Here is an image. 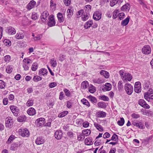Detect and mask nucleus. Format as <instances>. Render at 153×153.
<instances>
[{
	"instance_id": "obj_1",
	"label": "nucleus",
	"mask_w": 153,
	"mask_h": 153,
	"mask_svg": "<svg viewBox=\"0 0 153 153\" xmlns=\"http://www.w3.org/2000/svg\"><path fill=\"white\" fill-rule=\"evenodd\" d=\"M124 89L126 94L129 95L131 94L133 91V86L129 83H126L125 84Z\"/></svg>"
},
{
	"instance_id": "obj_2",
	"label": "nucleus",
	"mask_w": 153,
	"mask_h": 153,
	"mask_svg": "<svg viewBox=\"0 0 153 153\" xmlns=\"http://www.w3.org/2000/svg\"><path fill=\"white\" fill-rule=\"evenodd\" d=\"M31 60L29 59L25 58L23 60V67L25 71H27L29 69L30 66V64L31 63Z\"/></svg>"
},
{
	"instance_id": "obj_3",
	"label": "nucleus",
	"mask_w": 153,
	"mask_h": 153,
	"mask_svg": "<svg viewBox=\"0 0 153 153\" xmlns=\"http://www.w3.org/2000/svg\"><path fill=\"white\" fill-rule=\"evenodd\" d=\"M19 134L23 137H28L30 135L28 130L26 128L19 129Z\"/></svg>"
},
{
	"instance_id": "obj_4",
	"label": "nucleus",
	"mask_w": 153,
	"mask_h": 153,
	"mask_svg": "<svg viewBox=\"0 0 153 153\" xmlns=\"http://www.w3.org/2000/svg\"><path fill=\"white\" fill-rule=\"evenodd\" d=\"M10 108L14 116H17L18 115L19 113V110L17 107L12 105L10 106Z\"/></svg>"
},
{
	"instance_id": "obj_5",
	"label": "nucleus",
	"mask_w": 153,
	"mask_h": 153,
	"mask_svg": "<svg viewBox=\"0 0 153 153\" xmlns=\"http://www.w3.org/2000/svg\"><path fill=\"white\" fill-rule=\"evenodd\" d=\"M132 78L131 75L129 73L125 74L124 76L122 77V79L124 82L130 81Z\"/></svg>"
},
{
	"instance_id": "obj_6",
	"label": "nucleus",
	"mask_w": 153,
	"mask_h": 153,
	"mask_svg": "<svg viewBox=\"0 0 153 153\" xmlns=\"http://www.w3.org/2000/svg\"><path fill=\"white\" fill-rule=\"evenodd\" d=\"M142 52L144 54H149L151 53V48L149 46L146 45L142 48Z\"/></svg>"
},
{
	"instance_id": "obj_7",
	"label": "nucleus",
	"mask_w": 153,
	"mask_h": 153,
	"mask_svg": "<svg viewBox=\"0 0 153 153\" xmlns=\"http://www.w3.org/2000/svg\"><path fill=\"white\" fill-rule=\"evenodd\" d=\"M138 104L142 107L146 109H149L150 106L143 99H140L138 101Z\"/></svg>"
},
{
	"instance_id": "obj_8",
	"label": "nucleus",
	"mask_w": 153,
	"mask_h": 153,
	"mask_svg": "<svg viewBox=\"0 0 153 153\" xmlns=\"http://www.w3.org/2000/svg\"><path fill=\"white\" fill-rule=\"evenodd\" d=\"M101 13L99 11H96L94 12L93 16L94 19L98 21L100 19L101 17Z\"/></svg>"
},
{
	"instance_id": "obj_9",
	"label": "nucleus",
	"mask_w": 153,
	"mask_h": 153,
	"mask_svg": "<svg viewBox=\"0 0 153 153\" xmlns=\"http://www.w3.org/2000/svg\"><path fill=\"white\" fill-rule=\"evenodd\" d=\"M36 2L34 0L30 1L27 5L26 8L29 10H30L36 6Z\"/></svg>"
},
{
	"instance_id": "obj_10",
	"label": "nucleus",
	"mask_w": 153,
	"mask_h": 153,
	"mask_svg": "<svg viewBox=\"0 0 153 153\" xmlns=\"http://www.w3.org/2000/svg\"><path fill=\"white\" fill-rule=\"evenodd\" d=\"M49 21L48 22V25L50 27L54 26L55 25V22L53 15H50L49 17Z\"/></svg>"
},
{
	"instance_id": "obj_11",
	"label": "nucleus",
	"mask_w": 153,
	"mask_h": 153,
	"mask_svg": "<svg viewBox=\"0 0 153 153\" xmlns=\"http://www.w3.org/2000/svg\"><path fill=\"white\" fill-rule=\"evenodd\" d=\"M13 122V119L11 117H8L6 119L5 125L6 127H10Z\"/></svg>"
},
{
	"instance_id": "obj_12",
	"label": "nucleus",
	"mask_w": 153,
	"mask_h": 153,
	"mask_svg": "<svg viewBox=\"0 0 153 153\" xmlns=\"http://www.w3.org/2000/svg\"><path fill=\"white\" fill-rule=\"evenodd\" d=\"M145 99L149 101L150 99L153 100V93L147 92L144 93Z\"/></svg>"
},
{
	"instance_id": "obj_13",
	"label": "nucleus",
	"mask_w": 153,
	"mask_h": 153,
	"mask_svg": "<svg viewBox=\"0 0 153 153\" xmlns=\"http://www.w3.org/2000/svg\"><path fill=\"white\" fill-rule=\"evenodd\" d=\"M6 32L10 34H14L16 33L15 29L11 27H9L5 30Z\"/></svg>"
},
{
	"instance_id": "obj_14",
	"label": "nucleus",
	"mask_w": 153,
	"mask_h": 153,
	"mask_svg": "<svg viewBox=\"0 0 153 153\" xmlns=\"http://www.w3.org/2000/svg\"><path fill=\"white\" fill-rule=\"evenodd\" d=\"M49 14L47 11H45L43 12L40 18L42 22H45L47 20V17L48 16Z\"/></svg>"
},
{
	"instance_id": "obj_15",
	"label": "nucleus",
	"mask_w": 153,
	"mask_h": 153,
	"mask_svg": "<svg viewBox=\"0 0 153 153\" xmlns=\"http://www.w3.org/2000/svg\"><path fill=\"white\" fill-rule=\"evenodd\" d=\"M62 131L57 130L55 131L54 136L57 140H60L62 137Z\"/></svg>"
},
{
	"instance_id": "obj_16",
	"label": "nucleus",
	"mask_w": 153,
	"mask_h": 153,
	"mask_svg": "<svg viewBox=\"0 0 153 153\" xmlns=\"http://www.w3.org/2000/svg\"><path fill=\"white\" fill-rule=\"evenodd\" d=\"M36 122L38 124V126H42L45 124V120L44 118H40L36 120Z\"/></svg>"
},
{
	"instance_id": "obj_17",
	"label": "nucleus",
	"mask_w": 153,
	"mask_h": 153,
	"mask_svg": "<svg viewBox=\"0 0 153 153\" xmlns=\"http://www.w3.org/2000/svg\"><path fill=\"white\" fill-rule=\"evenodd\" d=\"M111 88V85L108 83H105V86H103L102 88V90L104 91H110Z\"/></svg>"
},
{
	"instance_id": "obj_18",
	"label": "nucleus",
	"mask_w": 153,
	"mask_h": 153,
	"mask_svg": "<svg viewBox=\"0 0 153 153\" xmlns=\"http://www.w3.org/2000/svg\"><path fill=\"white\" fill-rule=\"evenodd\" d=\"M27 114L30 116H33L36 113V110L33 107L30 108L27 111Z\"/></svg>"
},
{
	"instance_id": "obj_19",
	"label": "nucleus",
	"mask_w": 153,
	"mask_h": 153,
	"mask_svg": "<svg viewBox=\"0 0 153 153\" xmlns=\"http://www.w3.org/2000/svg\"><path fill=\"white\" fill-rule=\"evenodd\" d=\"M44 140L41 137H38L35 140V143L37 145L42 144L44 143Z\"/></svg>"
},
{
	"instance_id": "obj_20",
	"label": "nucleus",
	"mask_w": 153,
	"mask_h": 153,
	"mask_svg": "<svg viewBox=\"0 0 153 153\" xmlns=\"http://www.w3.org/2000/svg\"><path fill=\"white\" fill-rule=\"evenodd\" d=\"M93 81L94 83L98 84L102 83L105 82L104 79L102 78L94 79Z\"/></svg>"
},
{
	"instance_id": "obj_21",
	"label": "nucleus",
	"mask_w": 153,
	"mask_h": 153,
	"mask_svg": "<svg viewBox=\"0 0 153 153\" xmlns=\"http://www.w3.org/2000/svg\"><path fill=\"white\" fill-rule=\"evenodd\" d=\"M132 125L138 127L140 129H143V125L141 123H137L135 121H133L132 123Z\"/></svg>"
},
{
	"instance_id": "obj_22",
	"label": "nucleus",
	"mask_w": 153,
	"mask_h": 153,
	"mask_svg": "<svg viewBox=\"0 0 153 153\" xmlns=\"http://www.w3.org/2000/svg\"><path fill=\"white\" fill-rule=\"evenodd\" d=\"M101 75H102L106 78H108L109 76V73L107 71L102 70L100 72Z\"/></svg>"
},
{
	"instance_id": "obj_23",
	"label": "nucleus",
	"mask_w": 153,
	"mask_h": 153,
	"mask_svg": "<svg viewBox=\"0 0 153 153\" xmlns=\"http://www.w3.org/2000/svg\"><path fill=\"white\" fill-rule=\"evenodd\" d=\"M87 98L89 99L92 103L94 104H95L97 102V99L94 97L92 96L91 95H89L87 97Z\"/></svg>"
},
{
	"instance_id": "obj_24",
	"label": "nucleus",
	"mask_w": 153,
	"mask_h": 153,
	"mask_svg": "<svg viewBox=\"0 0 153 153\" xmlns=\"http://www.w3.org/2000/svg\"><path fill=\"white\" fill-rule=\"evenodd\" d=\"M85 143L87 145H91L93 144V142L91 138H87L85 140Z\"/></svg>"
},
{
	"instance_id": "obj_25",
	"label": "nucleus",
	"mask_w": 153,
	"mask_h": 153,
	"mask_svg": "<svg viewBox=\"0 0 153 153\" xmlns=\"http://www.w3.org/2000/svg\"><path fill=\"white\" fill-rule=\"evenodd\" d=\"M97 114V117H105L106 116L105 112L101 111H99Z\"/></svg>"
},
{
	"instance_id": "obj_26",
	"label": "nucleus",
	"mask_w": 153,
	"mask_h": 153,
	"mask_svg": "<svg viewBox=\"0 0 153 153\" xmlns=\"http://www.w3.org/2000/svg\"><path fill=\"white\" fill-rule=\"evenodd\" d=\"M130 18L128 17L125 19L123 20L121 23V25L123 26L126 25L128 23L129 21Z\"/></svg>"
},
{
	"instance_id": "obj_27",
	"label": "nucleus",
	"mask_w": 153,
	"mask_h": 153,
	"mask_svg": "<svg viewBox=\"0 0 153 153\" xmlns=\"http://www.w3.org/2000/svg\"><path fill=\"white\" fill-rule=\"evenodd\" d=\"M48 71L47 69L45 68H42L40 69L39 71V74L40 76H44L47 75Z\"/></svg>"
},
{
	"instance_id": "obj_28",
	"label": "nucleus",
	"mask_w": 153,
	"mask_h": 153,
	"mask_svg": "<svg viewBox=\"0 0 153 153\" xmlns=\"http://www.w3.org/2000/svg\"><path fill=\"white\" fill-rule=\"evenodd\" d=\"M91 133V131L90 129H87L85 130H84L82 131V135H84L85 137V136H87L89 135Z\"/></svg>"
},
{
	"instance_id": "obj_29",
	"label": "nucleus",
	"mask_w": 153,
	"mask_h": 153,
	"mask_svg": "<svg viewBox=\"0 0 153 153\" xmlns=\"http://www.w3.org/2000/svg\"><path fill=\"white\" fill-rule=\"evenodd\" d=\"M57 17L59 22H62L64 21V18L62 13H58L57 14Z\"/></svg>"
},
{
	"instance_id": "obj_30",
	"label": "nucleus",
	"mask_w": 153,
	"mask_h": 153,
	"mask_svg": "<svg viewBox=\"0 0 153 153\" xmlns=\"http://www.w3.org/2000/svg\"><path fill=\"white\" fill-rule=\"evenodd\" d=\"M89 84L88 82L85 81L83 82L81 84V87L82 89H85L88 86Z\"/></svg>"
},
{
	"instance_id": "obj_31",
	"label": "nucleus",
	"mask_w": 153,
	"mask_h": 153,
	"mask_svg": "<svg viewBox=\"0 0 153 153\" xmlns=\"http://www.w3.org/2000/svg\"><path fill=\"white\" fill-rule=\"evenodd\" d=\"M94 125L96 128L99 131H103V127L97 123H94Z\"/></svg>"
},
{
	"instance_id": "obj_32",
	"label": "nucleus",
	"mask_w": 153,
	"mask_h": 153,
	"mask_svg": "<svg viewBox=\"0 0 153 153\" xmlns=\"http://www.w3.org/2000/svg\"><path fill=\"white\" fill-rule=\"evenodd\" d=\"M89 14L84 13L82 15V19L83 21H85L89 18Z\"/></svg>"
},
{
	"instance_id": "obj_33",
	"label": "nucleus",
	"mask_w": 153,
	"mask_h": 153,
	"mask_svg": "<svg viewBox=\"0 0 153 153\" xmlns=\"http://www.w3.org/2000/svg\"><path fill=\"white\" fill-rule=\"evenodd\" d=\"M93 24L92 20H90L86 22L84 25V27L86 29L89 28Z\"/></svg>"
},
{
	"instance_id": "obj_34",
	"label": "nucleus",
	"mask_w": 153,
	"mask_h": 153,
	"mask_svg": "<svg viewBox=\"0 0 153 153\" xmlns=\"http://www.w3.org/2000/svg\"><path fill=\"white\" fill-rule=\"evenodd\" d=\"M15 37L17 39H22L24 38V35L22 33H18L16 35Z\"/></svg>"
},
{
	"instance_id": "obj_35",
	"label": "nucleus",
	"mask_w": 153,
	"mask_h": 153,
	"mask_svg": "<svg viewBox=\"0 0 153 153\" xmlns=\"http://www.w3.org/2000/svg\"><path fill=\"white\" fill-rule=\"evenodd\" d=\"M81 102L84 105H86L88 107H89L90 106V105L88 101L86 99L83 98L81 100Z\"/></svg>"
},
{
	"instance_id": "obj_36",
	"label": "nucleus",
	"mask_w": 153,
	"mask_h": 153,
	"mask_svg": "<svg viewBox=\"0 0 153 153\" xmlns=\"http://www.w3.org/2000/svg\"><path fill=\"white\" fill-rule=\"evenodd\" d=\"M97 105L98 107L100 108H105L106 106L105 103L103 102H98L97 104Z\"/></svg>"
},
{
	"instance_id": "obj_37",
	"label": "nucleus",
	"mask_w": 153,
	"mask_h": 153,
	"mask_svg": "<svg viewBox=\"0 0 153 153\" xmlns=\"http://www.w3.org/2000/svg\"><path fill=\"white\" fill-rule=\"evenodd\" d=\"M50 62L52 66L54 67L56 66L57 64V62L56 60L54 58L51 59Z\"/></svg>"
},
{
	"instance_id": "obj_38",
	"label": "nucleus",
	"mask_w": 153,
	"mask_h": 153,
	"mask_svg": "<svg viewBox=\"0 0 153 153\" xmlns=\"http://www.w3.org/2000/svg\"><path fill=\"white\" fill-rule=\"evenodd\" d=\"M96 91L95 87L92 85H90L89 88V91L91 93H94Z\"/></svg>"
},
{
	"instance_id": "obj_39",
	"label": "nucleus",
	"mask_w": 153,
	"mask_h": 153,
	"mask_svg": "<svg viewBox=\"0 0 153 153\" xmlns=\"http://www.w3.org/2000/svg\"><path fill=\"white\" fill-rule=\"evenodd\" d=\"M130 8V5L128 3H127L126 5L123 6L121 7V10H128Z\"/></svg>"
},
{
	"instance_id": "obj_40",
	"label": "nucleus",
	"mask_w": 153,
	"mask_h": 153,
	"mask_svg": "<svg viewBox=\"0 0 153 153\" xmlns=\"http://www.w3.org/2000/svg\"><path fill=\"white\" fill-rule=\"evenodd\" d=\"M67 18L70 19L73 14V11L71 9H68L67 10Z\"/></svg>"
},
{
	"instance_id": "obj_41",
	"label": "nucleus",
	"mask_w": 153,
	"mask_h": 153,
	"mask_svg": "<svg viewBox=\"0 0 153 153\" xmlns=\"http://www.w3.org/2000/svg\"><path fill=\"white\" fill-rule=\"evenodd\" d=\"M120 2L118 0H111L110 1V4L111 7H113L116 4H119Z\"/></svg>"
},
{
	"instance_id": "obj_42",
	"label": "nucleus",
	"mask_w": 153,
	"mask_h": 153,
	"mask_svg": "<svg viewBox=\"0 0 153 153\" xmlns=\"http://www.w3.org/2000/svg\"><path fill=\"white\" fill-rule=\"evenodd\" d=\"M18 144L16 143L12 144L11 146L10 149L13 151L16 150L18 148Z\"/></svg>"
},
{
	"instance_id": "obj_43",
	"label": "nucleus",
	"mask_w": 153,
	"mask_h": 153,
	"mask_svg": "<svg viewBox=\"0 0 153 153\" xmlns=\"http://www.w3.org/2000/svg\"><path fill=\"white\" fill-rule=\"evenodd\" d=\"M68 113V112L67 111H65L62 112H61L58 114V117H62L65 116Z\"/></svg>"
},
{
	"instance_id": "obj_44",
	"label": "nucleus",
	"mask_w": 153,
	"mask_h": 153,
	"mask_svg": "<svg viewBox=\"0 0 153 153\" xmlns=\"http://www.w3.org/2000/svg\"><path fill=\"white\" fill-rule=\"evenodd\" d=\"M17 121L20 122H23L26 120L25 116H22L19 117L17 119Z\"/></svg>"
},
{
	"instance_id": "obj_45",
	"label": "nucleus",
	"mask_w": 153,
	"mask_h": 153,
	"mask_svg": "<svg viewBox=\"0 0 153 153\" xmlns=\"http://www.w3.org/2000/svg\"><path fill=\"white\" fill-rule=\"evenodd\" d=\"M38 68V65L36 62H35L33 63L32 67L31 69L33 71H36Z\"/></svg>"
},
{
	"instance_id": "obj_46",
	"label": "nucleus",
	"mask_w": 153,
	"mask_h": 153,
	"mask_svg": "<svg viewBox=\"0 0 153 153\" xmlns=\"http://www.w3.org/2000/svg\"><path fill=\"white\" fill-rule=\"evenodd\" d=\"M125 123L124 119L123 117L120 118V120L117 122V124L120 126H122Z\"/></svg>"
},
{
	"instance_id": "obj_47",
	"label": "nucleus",
	"mask_w": 153,
	"mask_h": 153,
	"mask_svg": "<svg viewBox=\"0 0 153 153\" xmlns=\"http://www.w3.org/2000/svg\"><path fill=\"white\" fill-rule=\"evenodd\" d=\"M134 91L135 92L137 93H139L141 92V86L139 85V86L137 87H134Z\"/></svg>"
},
{
	"instance_id": "obj_48",
	"label": "nucleus",
	"mask_w": 153,
	"mask_h": 153,
	"mask_svg": "<svg viewBox=\"0 0 153 153\" xmlns=\"http://www.w3.org/2000/svg\"><path fill=\"white\" fill-rule=\"evenodd\" d=\"M42 37V35L41 34L38 35L33 38L34 41H37L40 40Z\"/></svg>"
},
{
	"instance_id": "obj_49",
	"label": "nucleus",
	"mask_w": 153,
	"mask_h": 153,
	"mask_svg": "<svg viewBox=\"0 0 153 153\" xmlns=\"http://www.w3.org/2000/svg\"><path fill=\"white\" fill-rule=\"evenodd\" d=\"M33 104V101L31 100H29L26 103V105L28 107L32 106Z\"/></svg>"
},
{
	"instance_id": "obj_50",
	"label": "nucleus",
	"mask_w": 153,
	"mask_h": 153,
	"mask_svg": "<svg viewBox=\"0 0 153 153\" xmlns=\"http://www.w3.org/2000/svg\"><path fill=\"white\" fill-rule=\"evenodd\" d=\"M63 91L65 93V95L68 97H70L71 96V93L70 91L67 89H65Z\"/></svg>"
},
{
	"instance_id": "obj_51",
	"label": "nucleus",
	"mask_w": 153,
	"mask_h": 153,
	"mask_svg": "<svg viewBox=\"0 0 153 153\" xmlns=\"http://www.w3.org/2000/svg\"><path fill=\"white\" fill-rule=\"evenodd\" d=\"M13 70V68L11 66H8L6 68V71L8 73H11Z\"/></svg>"
},
{
	"instance_id": "obj_52",
	"label": "nucleus",
	"mask_w": 153,
	"mask_h": 153,
	"mask_svg": "<svg viewBox=\"0 0 153 153\" xmlns=\"http://www.w3.org/2000/svg\"><path fill=\"white\" fill-rule=\"evenodd\" d=\"M123 86L122 85V81H120L118 82V88L119 90L122 89L123 88Z\"/></svg>"
},
{
	"instance_id": "obj_53",
	"label": "nucleus",
	"mask_w": 153,
	"mask_h": 153,
	"mask_svg": "<svg viewBox=\"0 0 153 153\" xmlns=\"http://www.w3.org/2000/svg\"><path fill=\"white\" fill-rule=\"evenodd\" d=\"M119 13V11L118 10H114L113 12V18L115 19L117 18L118 15L117 14Z\"/></svg>"
},
{
	"instance_id": "obj_54",
	"label": "nucleus",
	"mask_w": 153,
	"mask_h": 153,
	"mask_svg": "<svg viewBox=\"0 0 153 153\" xmlns=\"http://www.w3.org/2000/svg\"><path fill=\"white\" fill-rule=\"evenodd\" d=\"M100 99L104 101H108L109 100V98L105 95L100 96Z\"/></svg>"
},
{
	"instance_id": "obj_55",
	"label": "nucleus",
	"mask_w": 153,
	"mask_h": 153,
	"mask_svg": "<svg viewBox=\"0 0 153 153\" xmlns=\"http://www.w3.org/2000/svg\"><path fill=\"white\" fill-rule=\"evenodd\" d=\"M5 86V83L3 80H0V88H4Z\"/></svg>"
},
{
	"instance_id": "obj_56",
	"label": "nucleus",
	"mask_w": 153,
	"mask_h": 153,
	"mask_svg": "<svg viewBox=\"0 0 153 153\" xmlns=\"http://www.w3.org/2000/svg\"><path fill=\"white\" fill-rule=\"evenodd\" d=\"M15 139V136L14 135H12L9 137L7 141V143H10Z\"/></svg>"
},
{
	"instance_id": "obj_57",
	"label": "nucleus",
	"mask_w": 153,
	"mask_h": 153,
	"mask_svg": "<svg viewBox=\"0 0 153 153\" xmlns=\"http://www.w3.org/2000/svg\"><path fill=\"white\" fill-rule=\"evenodd\" d=\"M51 7L52 8L54 9L55 8L56 6V4L54 3L53 0H51L50 1Z\"/></svg>"
},
{
	"instance_id": "obj_58",
	"label": "nucleus",
	"mask_w": 153,
	"mask_h": 153,
	"mask_svg": "<svg viewBox=\"0 0 153 153\" xmlns=\"http://www.w3.org/2000/svg\"><path fill=\"white\" fill-rule=\"evenodd\" d=\"M4 58L5 62H9L10 60V56L9 55H7L4 57Z\"/></svg>"
},
{
	"instance_id": "obj_59",
	"label": "nucleus",
	"mask_w": 153,
	"mask_h": 153,
	"mask_svg": "<svg viewBox=\"0 0 153 153\" xmlns=\"http://www.w3.org/2000/svg\"><path fill=\"white\" fill-rule=\"evenodd\" d=\"M38 18L37 16V14L36 13H32V15L31 18L32 19L35 20L36 19Z\"/></svg>"
},
{
	"instance_id": "obj_60",
	"label": "nucleus",
	"mask_w": 153,
	"mask_h": 153,
	"mask_svg": "<svg viewBox=\"0 0 153 153\" xmlns=\"http://www.w3.org/2000/svg\"><path fill=\"white\" fill-rule=\"evenodd\" d=\"M119 18L120 20H121L124 18L125 16V14L123 13H120L118 15Z\"/></svg>"
},
{
	"instance_id": "obj_61",
	"label": "nucleus",
	"mask_w": 153,
	"mask_h": 153,
	"mask_svg": "<svg viewBox=\"0 0 153 153\" xmlns=\"http://www.w3.org/2000/svg\"><path fill=\"white\" fill-rule=\"evenodd\" d=\"M94 145L96 146H98L102 144L103 143H102L100 140H97L94 143Z\"/></svg>"
},
{
	"instance_id": "obj_62",
	"label": "nucleus",
	"mask_w": 153,
	"mask_h": 153,
	"mask_svg": "<svg viewBox=\"0 0 153 153\" xmlns=\"http://www.w3.org/2000/svg\"><path fill=\"white\" fill-rule=\"evenodd\" d=\"M118 136L117 134H114L111 137V140L116 141L117 140H118Z\"/></svg>"
},
{
	"instance_id": "obj_63",
	"label": "nucleus",
	"mask_w": 153,
	"mask_h": 153,
	"mask_svg": "<svg viewBox=\"0 0 153 153\" xmlns=\"http://www.w3.org/2000/svg\"><path fill=\"white\" fill-rule=\"evenodd\" d=\"M4 44L7 46H10L11 45V42L9 40L5 39L4 40Z\"/></svg>"
},
{
	"instance_id": "obj_64",
	"label": "nucleus",
	"mask_w": 153,
	"mask_h": 153,
	"mask_svg": "<svg viewBox=\"0 0 153 153\" xmlns=\"http://www.w3.org/2000/svg\"><path fill=\"white\" fill-rule=\"evenodd\" d=\"M72 102L71 100L68 101L67 102V106L68 108H71V107Z\"/></svg>"
}]
</instances>
